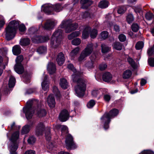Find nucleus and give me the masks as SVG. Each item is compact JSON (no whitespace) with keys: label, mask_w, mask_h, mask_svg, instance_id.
<instances>
[{"label":"nucleus","mask_w":154,"mask_h":154,"mask_svg":"<svg viewBox=\"0 0 154 154\" xmlns=\"http://www.w3.org/2000/svg\"><path fill=\"white\" fill-rule=\"evenodd\" d=\"M101 46V51L103 53H106L109 51L111 50L110 48L104 44H102Z\"/></svg>","instance_id":"33"},{"label":"nucleus","mask_w":154,"mask_h":154,"mask_svg":"<svg viewBox=\"0 0 154 154\" xmlns=\"http://www.w3.org/2000/svg\"><path fill=\"white\" fill-rule=\"evenodd\" d=\"M19 133L18 131L14 132L10 139L8 148L10 154H17V150L18 147L17 140L19 137Z\"/></svg>","instance_id":"4"},{"label":"nucleus","mask_w":154,"mask_h":154,"mask_svg":"<svg viewBox=\"0 0 154 154\" xmlns=\"http://www.w3.org/2000/svg\"><path fill=\"white\" fill-rule=\"evenodd\" d=\"M30 40L28 38H24L21 39L20 41V44L22 46H27L29 44Z\"/></svg>","instance_id":"25"},{"label":"nucleus","mask_w":154,"mask_h":154,"mask_svg":"<svg viewBox=\"0 0 154 154\" xmlns=\"http://www.w3.org/2000/svg\"><path fill=\"white\" fill-rule=\"evenodd\" d=\"M46 131L45 133V138L46 140H50L51 139V134L50 132V128H46Z\"/></svg>","instance_id":"39"},{"label":"nucleus","mask_w":154,"mask_h":154,"mask_svg":"<svg viewBox=\"0 0 154 154\" xmlns=\"http://www.w3.org/2000/svg\"><path fill=\"white\" fill-rule=\"evenodd\" d=\"M47 69L50 74L55 72L56 70L55 64L52 62L49 63L48 65Z\"/></svg>","instance_id":"20"},{"label":"nucleus","mask_w":154,"mask_h":154,"mask_svg":"<svg viewBox=\"0 0 154 154\" xmlns=\"http://www.w3.org/2000/svg\"><path fill=\"white\" fill-rule=\"evenodd\" d=\"M60 26L61 28L64 29L66 32L69 33L75 30L78 27V25L76 23H71L70 20H66L62 22Z\"/></svg>","instance_id":"7"},{"label":"nucleus","mask_w":154,"mask_h":154,"mask_svg":"<svg viewBox=\"0 0 154 154\" xmlns=\"http://www.w3.org/2000/svg\"><path fill=\"white\" fill-rule=\"evenodd\" d=\"M126 7L125 6L121 7L119 8L118 10V14H121L124 13L126 10Z\"/></svg>","instance_id":"43"},{"label":"nucleus","mask_w":154,"mask_h":154,"mask_svg":"<svg viewBox=\"0 0 154 154\" xmlns=\"http://www.w3.org/2000/svg\"><path fill=\"white\" fill-rule=\"evenodd\" d=\"M47 78V76L45 75L44 80L42 83V89L45 91H47L49 87V82Z\"/></svg>","instance_id":"18"},{"label":"nucleus","mask_w":154,"mask_h":154,"mask_svg":"<svg viewBox=\"0 0 154 154\" xmlns=\"http://www.w3.org/2000/svg\"><path fill=\"white\" fill-rule=\"evenodd\" d=\"M67 67L69 69L72 71L73 72L74 74L72 75H74L75 76V78L77 77V76H80V73L79 72H76V69L74 67L72 64L71 63L69 64L67 66Z\"/></svg>","instance_id":"23"},{"label":"nucleus","mask_w":154,"mask_h":154,"mask_svg":"<svg viewBox=\"0 0 154 154\" xmlns=\"http://www.w3.org/2000/svg\"><path fill=\"white\" fill-rule=\"evenodd\" d=\"M123 45L119 42H116L114 43L113 48L118 50H121L122 49Z\"/></svg>","instance_id":"34"},{"label":"nucleus","mask_w":154,"mask_h":154,"mask_svg":"<svg viewBox=\"0 0 154 154\" xmlns=\"http://www.w3.org/2000/svg\"><path fill=\"white\" fill-rule=\"evenodd\" d=\"M97 31L95 29H93L90 33V36L91 38H95L97 35Z\"/></svg>","instance_id":"46"},{"label":"nucleus","mask_w":154,"mask_h":154,"mask_svg":"<svg viewBox=\"0 0 154 154\" xmlns=\"http://www.w3.org/2000/svg\"><path fill=\"white\" fill-rule=\"evenodd\" d=\"M53 5L50 4L44 5L42 6V11L47 14H50L53 11Z\"/></svg>","instance_id":"15"},{"label":"nucleus","mask_w":154,"mask_h":154,"mask_svg":"<svg viewBox=\"0 0 154 154\" xmlns=\"http://www.w3.org/2000/svg\"><path fill=\"white\" fill-rule=\"evenodd\" d=\"M131 71L129 70H127L123 72L122 77L124 79H128L131 77Z\"/></svg>","instance_id":"32"},{"label":"nucleus","mask_w":154,"mask_h":154,"mask_svg":"<svg viewBox=\"0 0 154 154\" xmlns=\"http://www.w3.org/2000/svg\"><path fill=\"white\" fill-rule=\"evenodd\" d=\"M95 104V102L94 100H91L87 104L88 108H92Z\"/></svg>","instance_id":"49"},{"label":"nucleus","mask_w":154,"mask_h":154,"mask_svg":"<svg viewBox=\"0 0 154 154\" xmlns=\"http://www.w3.org/2000/svg\"><path fill=\"white\" fill-rule=\"evenodd\" d=\"M62 30L58 29L54 33L51 39L50 45L52 48H55L60 44L62 38Z\"/></svg>","instance_id":"6"},{"label":"nucleus","mask_w":154,"mask_h":154,"mask_svg":"<svg viewBox=\"0 0 154 154\" xmlns=\"http://www.w3.org/2000/svg\"><path fill=\"white\" fill-rule=\"evenodd\" d=\"M31 126V125H26L23 126L22 128V134H24L28 133L30 129Z\"/></svg>","instance_id":"29"},{"label":"nucleus","mask_w":154,"mask_h":154,"mask_svg":"<svg viewBox=\"0 0 154 154\" xmlns=\"http://www.w3.org/2000/svg\"><path fill=\"white\" fill-rule=\"evenodd\" d=\"M81 42V39L78 38L74 39L72 41V44L75 45H79Z\"/></svg>","instance_id":"44"},{"label":"nucleus","mask_w":154,"mask_h":154,"mask_svg":"<svg viewBox=\"0 0 154 154\" xmlns=\"http://www.w3.org/2000/svg\"><path fill=\"white\" fill-rule=\"evenodd\" d=\"M108 36V33L106 31L102 32L100 34V38L101 40H103L106 38Z\"/></svg>","instance_id":"38"},{"label":"nucleus","mask_w":154,"mask_h":154,"mask_svg":"<svg viewBox=\"0 0 154 154\" xmlns=\"http://www.w3.org/2000/svg\"><path fill=\"white\" fill-rule=\"evenodd\" d=\"M53 5V10L54 11L56 12H59L61 11L63 9V6L59 3L55 4Z\"/></svg>","instance_id":"28"},{"label":"nucleus","mask_w":154,"mask_h":154,"mask_svg":"<svg viewBox=\"0 0 154 154\" xmlns=\"http://www.w3.org/2000/svg\"><path fill=\"white\" fill-rule=\"evenodd\" d=\"M103 80L106 82H109L112 79V76L109 72H106L103 74Z\"/></svg>","instance_id":"22"},{"label":"nucleus","mask_w":154,"mask_h":154,"mask_svg":"<svg viewBox=\"0 0 154 154\" xmlns=\"http://www.w3.org/2000/svg\"><path fill=\"white\" fill-rule=\"evenodd\" d=\"M79 48L77 47L72 50L69 54L71 60L75 62H81L85 58L89 56L92 52L93 50V44L92 43L88 44L85 48L81 52L79 56L77 59L76 58L77 54L79 51Z\"/></svg>","instance_id":"2"},{"label":"nucleus","mask_w":154,"mask_h":154,"mask_svg":"<svg viewBox=\"0 0 154 154\" xmlns=\"http://www.w3.org/2000/svg\"><path fill=\"white\" fill-rule=\"evenodd\" d=\"M80 33L79 31H77L73 32L72 33V35H73L74 37H77L79 36Z\"/></svg>","instance_id":"64"},{"label":"nucleus","mask_w":154,"mask_h":154,"mask_svg":"<svg viewBox=\"0 0 154 154\" xmlns=\"http://www.w3.org/2000/svg\"><path fill=\"white\" fill-rule=\"evenodd\" d=\"M47 103L49 106L51 108L54 107L55 106V102L53 95L50 94L47 99Z\"/></svg>","instance_id":"17"},{"label":"nucleus","mask_w":154,"mask_h":154,"mask_svg":"<svg viewBox=\"0 0 154 154\" xmlns=\"http://www.w3.org/2000/svg\"><path fill=\"white\" fill-rule=\"evenodd\" d=\"M57 21L53 19L47 20L43 26V28L46 30H50L53 29L57 24Z\"/></svg>","instance_id":"11"},{"label":"nucleus","mask_w":154,"mask_h":154,"mask_svg":"<svg viewBox=\"0 0 154 154\" xmlns=\"http://www.w3.org/2000/svg\"><path fill=\"white\" fill-rule=\"evenodd\" d=\"M127 60L134 69L137 68V65L135 63L134 60L132 58L129 57L127 59Z\"/></svg>","instance_id":"31"},{"label":"nucleus","mask_w":154,"mask_h":154,"mask_svg":"<svg viewBox=\"0 0 154 154\" xmlns=\"http://www.w3.org/2000/svg\"><path fill=\"white\" fill-rule=\"evenodd\" d=\"M148 63L150 66L154 67V58H149L148 59Z\"/></svg>","instance_id":"55"},{"label":"nucleus","mask_w":154,"mask_h":154,"mask_svg":"<svg viewBox=\"0 0 154 154\" xmlns=\"http://www.w3.org/2000/svg\"><path fill=\"white\" fill-rule=\"evenodd\" d=\"M119 38L120 41L122 42H124L126 40V37L123 34H120L119 36Z\"/></svg>","instance_id":"54"},{"label":"nucleus","mask_w":154,"mask_h":154,"mask_svg":"<svg viewBox=\"0 0 154 154\" xmlns=\"http://www.w3.org/2000/svg\"><path fill=\"white\" fill-rule=\"evenodd\" d=\"M61 128L62 133H63V132H64V131H65L66 132L67 131V128L66 126L64 125H61Z\"/></svg>","instance_id":"61"},{"label":"nucleus","mask_w":154,"mask_h":154,"mask_svg":"<svg viewBox=\"0 0 154 154\" xmlns=\"http://www.w3.org/2000/svg\"><path fill=\"white\" fill-rule=\"evenodd\" d=\"M19 25V22L17 20H14L9 23L5 29V38L7 40L10 41L14 37L18 26L20 32L25 30V26L24 24Z\"/></svg>","instance_id":"1"},{"label":"nucleus","mask_w":154,"mask_h":154,"mask_svg":"<svg viewBox=\"0 0 154 154\" xmlns=\"http://www.w3.org/2000/svg\"><path fill=\"white\" fill-rule=\"evenodd\" d=\"M53 91L55 95L59 97L60 96V92L57 87L54 86L53 88Z\"/></svg>","instance_id":"45"},{"label":"nucleus","mask_w":154,"mask_h":154,"mask_svg":"<svg viewBox=\"0 0 154 154\" xmlns=\"http://www.w3.org/2000/svg\"><path fill=\"white\" fill-rule=\"evenodd\" d=\"M24 154H35V153L34 150H29L26 151Z\"/></svg>","instance_id":"62"},{"label":"nucleus","mask_w":154,"mask_h":154,"mask_svg":"<svg viewBox=\"0 0 154 154\" xmlns=\"http://www.w3.org/2000/svg\"><path fill=\"white\" fill-rule=\"evenodd\" d=\"M118 113V110L114 109L111 110L108 113L105 112L101 118V122L104 123V128L105 130L109 128L111 119L116 116Z\"/></svg>","instance_id":"5"},{"label":"nucleus","mask_w":154,"mask_h":154,"mask_svg":"<svg viewBox=\"0 0 154 154\" xmlns=\"http://www.w3.org/2000/svg\"><path fill=\"white\" fill-rule=\"evenodd\" d=\"M45 126L42 122L39 123L36 126L35 130L36 134L37 136L42 135L44 131Z\"/></svg>","instance_id":"14"},{"label":"nucleus","mask_w":154,"mask_h":154,"mask_svg":"<svg viewBox=\"0 0 154 154\" xmlns=\"http://www.w3.org/2000/svg\"><path fill=\"white\" fill-rule=\"evenodd\" d=\"M146 19L148 20H150L154 18V15L152 13H147L145 15Z\"/></svg>","instance_id":"50"},{"label":"nucleus","mask_w":154,"mask_h":154,"mask_svg":"<svg viewBox=\"0 0 154 154\" xmlns=\"http://www.w3.org/2000/svg\"><path fill=\"white\" fill-rule=\"evenodd\" d=\"M88 14L87 12H85L82 13L81 14V17L82 18H85L87 17L88 16Z\"/></svg>","instance_id":"60"},{"label":"nucleus","mask_w":154,"mask_h":154,"mask_svg":"<svg viewBox=\"0 0 154 154\" xmlns=\"http://www.w3.org/2000/svg\"><path fill=\"white\" fill-rule=\"evenodd\" d=\"M131 28L133 31L134 32H136L139 29V27L137 24L134 23L132 25Z\"/></svg>","instance_id":"48"},{"label":"nucleus","mask_w":154,"mask_h":154,"mask_svg":"<svg viewBox=\"0 0 154 154\" xmlns=\"http://www.w3.org/2000/svg\"><path fill=\"white\" fill-rule=\"evenodd\" d=\"M144 45L143 43L142 42H139L135 45L136 48L137 50H140L142 48Z\"/></svg>","instance_id":"42"},{"label":"nucleus","mask_w":154,"mask_h":154,"mask_svg":"<svg viewBox=\"0 0 154 154\" xmlns=\"http://www.w3.org/2000/svg\"><path fill=\"white\" fill-rule=\"evenodd\" d=\"M65 143L68 149H74L77 147L73 142V137L70 134H68L66 136Z\"/></svg>","instance_id":"10"},{"label":"nucleus","mask_w":154,"mask_h":154,"mask_svg":"<svg viewBox=\"0 0 154 154\" xmlns=\"http://www.w3.org/2000/svg\"><path fill=\"white\" fill-rule=\"evenodd\" d=\"M134 18L132 14H128L127 16L126 20L128 23H131L134 20Z\"/></svg>","instance_id":"40"},{"label":"nucleus","mask_w":154,"mask_h":154,"mask_svg":"<svg viewBox=\"0 0 154 154\" xmlns=\"http://www.w3.org/2000/svg\"><path fill=\"white\" fill-rule=\"evenodd\" d=\"M154 52V45L152 47L149 48L147 51V53L148 55L149 56L152 55L153 52Z\"/></svg>","instance_id":"59"},{"label":"nucleus","mask_w":154,"mask_h":154,"mask_svg":"<svg viewBox=\"0 0 154 154\" xmlns=\"http://www.w3.org/2000/svg\"><path fill=\"white\" fill-rule=\"evenodd\" d=\"M21 48L19 45H16L13 47L12 51L15 55H17L21 52Z\"/></svg>","instance_id":"26"},{"label":"nucleus","mask_w":154,"mask_h":154,"mask_svg":"<svg viewBox=\"0 0 154 154\" xmlns=\"http://www.w3.org/2000/svg\"><path fill=\"white\" fill-rule=\"evenodd\" d=\"M80 76H77L75 78L74 75H72V79L73 81L76 82L77 85L75 87V91L76 95L79 97L84 96L86 90V86L85 81L79 78Z\"/></svg>","instance_id":"3"},{"label":"nucleus","mask_w":154,"mask_h":154,"mask_svg":"<svg viewBox=\"0 0 154 154\" xmlns=\"http://www.w3.org/2000/svg\"><path fill=\"white\" fill-rule=\"evenodd\" d=\"M33 100H29L26 103V106L23 109V111L25 113L26 118L29 119H30L34 113V109L32 107Z\"/></svg>","instance_id":"8"},{"label":"nucleus","mask_w":154,"mask_h":154,"mask_svg":"<svg viewBox=\"0 0 154 154\" xmlns=\"http://www.w3.org/2000/svg\"><path fill=\"white\" fill-rule=\"evenodd\" d=\"M36 31V29L35 28L31 27L29 29L28 32L29 34L32 35L35 34Z\"/></svg>","instance_id":"58"},{"label":"nucleus","mask_w":154,"mask_h":154,"mask_svg":"<svg viewBox=\"0 0 154 154\" xmlns=\"http://www.w3.org/2000/svg\"><path fill=\"white\" fill-rule=\"evenodd\" d=\"M96 58V56L94 54H93L91 56V61L87 62L86 64V66L88 69H91L94 67V63L95 60Z\"/></svg>","instance_id":"16"},{"label":"nucleus","mask_w":154,"mask_h":154,"mask_svg":"<svg viewBox=\"0 0 154 154\" xmlns=\"http://www.w3.org/2000/svg\"><path fill=\"white\" fill-rule=\"evenodd\" d=\"M101 91L100 90H94L92 91L91 94L93 97H96L97 95L101 93Z\"/></svg>","instance_id":"47"},{"label":"nucleus","mask_w":154,"mask_h":154,"mask_svg":"<svg viewBox=\"0 0 154 154\" xmlns=\"http://www.w3.org/2000/svg\"><path fill=\"white\" fill-rule=\"evenodd\" d=\"M60 85L61 87L64 89L68 87V83L65 79L63 78L60 80Z\"/></svg>","instance_id":"27"},{"label":"nucleus","mask_w":154,"mask_h":154,"mask_svg":"<svg viewBox=\"0 0 154 154\" xmlns=\"http://www.w3.org/2000/svg\"><path fill=\"white\" fill-rule=\"evenodd\" d=\"M27 141L29 144H33L35 143L36 139L34 137L31 136L27 140Z\"/></svg>","instance_id":"41"},{"label":"nucleus","mask_w":154,"mask_h":154,"mask_svg":"<svg viewBox=\"0 0 154 154\" xmlns=\"http://www.w3.org/2000/svg\"><path fill=\"white\" fill-rule=\"evenodd\" d=\"M46 114V112L45 110L44 109H37V115L39 117H42L45 116Z\"/></svg>","instance_id":"37"},{"label":"nucleus","mask_w":154,"mask_h":154,"mask_svg":"<svg viewBox=\"0 0 154 154\" xmlns=\"http://www.w3.org/2000/svg\"><path fill=\"white\" fill-rule=\"evenodd\" d=\"M47 49L46 47L41 46L38 48L37 52L39 54H44L46 53Z\"/></svg>","instance_id":"36"},{"label":"nucleus","mask_w":154,"mask_h":154,"mask_svg":"<svg viewBox=\"0 0 154 154\" xmlns=\"http://www.w3.org/2000/svg\"><path fill=\"white\" fill-rule=\"evenodd\" d=\"M8 52V49L6 48H2L0 50V53L3 55L6 54Z\"/></svg>","instance_id":"56"},{"label":"nucleus","mask_w":154,"mask_h":154,"mask_svg":"<svg viewBox=\"0 0 154 154\" xmlns=\"http://www.w3.org/2000/svg\"><path fill=\"white\" fill-rule=\"evenodd\" d=\"M80 3L82 5V8L83 9L87 8L92 4V2L90 0H81Z\"/></svg>","instance_id":"21"},{"label":"nucleus","mask_w":154,"mask_h":154,"mask_svg":"<svg viewBox=\"0 0 154 154\" xmlns=\"http://www.w3.org/2000/svg\"><path fill=\"white\" fill-rule=\"evenodd\" d=\"M91 30L90 27H86L83 31L82 34V38L83 39L87 38L89 36V32Z\"/></svg>","instance_id":"24"},{"label":"nucleus","mask_w":154,"mask_h":154,"mask_svg":"<svg viewBox=\"0 0 154 154\" xmlns=\"http://www.w3.org/2000/svg\"><path fill=\"white\" fill-rule=\"evenodd\" d=\"M107 67L106 64L104 63H102L99 65V68L100 70L103 71L105 70Z\"/></svg>","instance_id":"53"},{"label":"nucleus","mask_w":154,"mask_h":154,"mask_svg":"<svg viewBox=\"0 0 154 154\" xmlns=\"http://www.w3.org/2000/svg\"><path fill=\"white\" fill-rule=\"evenodd\" d=\"M23 60V57L22 55L18 56L16 60V64L14 67L15 72L19 74H22L24 71V68L21 62Z\"/></svg>","instance_id":"9"},{"label":"nucleus","mask_w":154,"mask_h":154,"mask_svg":"<svg viewBox=\"0 0 154 154\" xmlns=\"http://www.w3.org/2000/svg\"><path fill=\"white\" fill-rule=\"evenodd\" d=\"M65 58L64 55L62 53H60L58 55L57 58V61L59 65H61L64 62Z\"/></svg>","instance_id":"19"},{"label":"nucleus","mask_w":154,"mask_h":154,"mask_svg":"<svg viewBox=\"0 0 154 154\" xmlns=\"http://www.w3.org/2000/svg\"><path fill=\"white\" fill-rule=\"evenodd\" d=\"M15 82V78L12 76L10 77L9 81V86L10 88H12L14 87Z\"/></svg>","instance_id":"35"},{"label":"nucleus","mask_w":154,"mask_h":154,"mask_svg":"<svg viewBox=\"0 0 154 154\" xmlns=\"http://www.w3.org/2000/svg\"><path fill=\"white\" fill-rule=\"evenodd\" d=\"M5 23L4 17L2 15H0V28L3 27Z\"/></svg>","instance_id":"51"},{"label":"nucleus","mask_w":154,"mask_h":154,"mask_svg":"<svg viewBox=\"0 0 154 154\" xmlns=\"http://www.w3.org/2000/svg\"><path fill=\"white\" fill-rule=\"evenodd\" d=\"M111 96L109 94H105L104 95V100L106 102H109L111 99Z\"/></svg>","instance_id":"57"},{"label":"nucleus","mask_w":154,"mask_h":154,"mask_svg":"<svg viewBox=\"0 0 154 154\" xmlns=\"http://www.w3.org/2000/svg\"><path fill=\"white\" fill-rule=\"evenodd\" d=\"M69 116L67 110L64 109L60 112L59 116V119L62 122H65L68 119Z\"/></svg>","instance_id":"13"},{"label":"nucleus","mask_w":154,"mask_h":154,"mask_svg":"<svg viewBox=\"0 0 154 154\" xmlns=\"http://www.w3.org/2000/svg\"><path fill=\"white\" fill-rule=\"evenodd\" d=\"M31 39L33 42L39 43L48 41L49 39V37L48 36H42L36 35L32 37Z\"/></svg>","instance_id":"12"},{"label":"nucleus","mask_w":154,"mask_h":154,"mask_svg":"<svg viewBox=\"0 0 154 154\" xmlns=\"http://www.w3.org/2000/svg\"><path fill=\"white\" fill-rule=\"evenodd\" d=\"M133 9H134V11L137 14L138 13H140L142 12L141 9L139 6H134L133 7Z\"/></svg>","instance_id":"52"},{"label":"nucleus","mask_w":154,"mask_h":154,"mask_svg":"<svg viewBox=\"0 0 154 154\" xmlns=\"http://www.w3.org/2000/svg\"><path fill=\"white\" fill-rule=\"evenodd\" d=\"M109 5L108 2L106 0L101 1L98 5V6L101 8H107Z\"/></svg>","instance_id":"30"},{"label":"nucleus","mask_w":154,"mask_h":154,"mask_svg":"<svg viewBox=\"0 0 154 154\" xmlns=\"http://www.w3.org/2000/svg\"><path fill=\"white\" fill-rule=\"evenodd\" d=\"M114 29L116 32H119L120 31L119 26L117 25H114Z\"/></svg>","instance_id":"63"}]
</instances>
